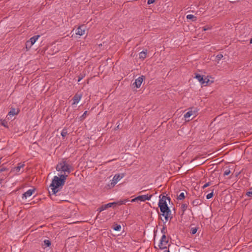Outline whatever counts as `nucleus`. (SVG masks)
I'll use <instances>...</instances> for the list:
<instances>
[{
  "mask_svg": "<svg viewBox=\"0 0 252 252\" xmlns=\"http://www.w3.org/2000/svg\"><path fill=\"white\" fill-rule=\"evenodd\" d=\"M166 199L169 201L170 200L169 197H166L165 196H163L162 197L159 199L158 203V207L162 213L161 215L164 217L166 221H167L169 219L171 220L172 218L171 210L168 207L166 201Z\"/></svg>",
  "mask_w": 252,
  "mask_h": 252,
  "instance_id": "1",
  "label": "nucleus"
},
{
  "mask_svg": "<svg viewBox=\"0 0 252 252\" xmlns=\"http://www.w3.org/2000/svg\"><path fill=\"white\" fill-rule=\"evenodd\" d=\"M67 178L66 175L55 176L50 185L53 194H56L59 190V188L64 185Z\"/></svg>",
  "mask_w": 252,
  "mask_h": 252,
  "instance_id": "2",
  "label": "nucleus"
},
{
  "mask_svg": "<svg viewBox=\"0 0 252 252\" xmlns=\"http://www.w3.org/2000/svg\"><path fill=\"white\" fill-rule=\"evenodd\" d=\"M56 169L57 171L61 172L60 175H66L67 177L68 174L73 171V168L65 160L63 159L57 164Z\"/></svg>",
  "mask_w": 252,
  "mask_h": 252,
  "instance_id": "3",
  "label": "nucleus"
},
{
  "mask_svg": "<svg viewBox=\"0 0 252 252\" xmlns=\"http://www.w3.org/2000/svg\"><path fill=\"white\" fill-rule=\"evenodd\" d=\"M168 238H167L166 235H162L160 238V242L158 246L160 250H163L166 248V245L168 244Z\"/></svg>",
  "mask_w": 252,
  "mask_h": 252,
  "instance_id": "4",
  "label": "nucleus"
},
{
  "mask_svg": "<svg viewBox=\"0 0 252 252\" xmlns=\"http://www.w3.org/2000/svg\"><path fill=\"white\" fill-rule=\"evenodd\" d=\"M143 80L144 76H141L135 79V82L133 83L132 85L134 87H136L137 88H139L141 86Z\"/></svg>",
  "mask_w": 252,
  "mask_h": 252,
  "instance_id": "5",
  "label": "nucleus"
},
{
  "mask_svg": "<svg viewBox=\"0 0 252 252\" xmlns=\"http://www.w3.org/2000/svg\"><path fill=\"white\" fill-rule=\"evenodd\" d=\"M195 78H196L198 81L203 85L207 84L209 80L206 81V78L204 79L203 76L199 74H195Z\"/></svg>",
  "mask_w": 252,
  "mask_h": 252,
  "instance_id": "6",
  "label": "nucleus"
},
{
  "mask_svg": "<svg viewBox=\"0 0 252 252\" xmlns=\"http://www.w3.org/2000/svg\"><path fill=\"white\" fill-rule=\"evenodd\" d=\"M86 31V27L85 25H82L79 26L76 30V33L79 35H83L85 34Z\"/></svg>",
  "mask_w": 252,
  "mask_h": 252,
  "instance_id": "7",
  "label": "nucleus"
},
{
  "mask_svg": "<svg viewBox=\"0 0 252 252\" xmlns=\"http://www.w3.org/2000/svg\"><path fill=\"white\" fill-rule=\"evenodd\" d=\"M124 175L121 176L120 174H116L113 178L112 180L111 185L114 186L118 181L124 177Z\"/></svg>",
  "mask_w": 252,
  "mask_h": 252,
  "instance_id": "8",
  "label": "nucleus"
},
{
  "mask_svg": "<svg viewBox=\"0 0 252 252\" xmlns=\"http://www.w3.org/2000/svg\"><path fill=\"white\" fill-rule=\"evenodd\" d=\"M152 196V195H142L137 196V199L140 201H145L146 200H150Z\"/></svg>",
  "mask_w": 252,
  "mask_h": 252,
  "instance_id": "9",
  "label": "nucleus"
},
{
  "mask_svg": "<svg viewBox=\"0 0 252 252\" xmlns=\"http://www.w3.org/2000/svg\"><path fill=\"white\" fill-rule=\"evenodd\" d=\"M35 191V189H29L22 195V198L27 199L28 197H30Z\"/></svg>",
  "mask_w": 252,
  "mask_h": 252,
  "instance_id": "10",
  "label": "nucleus"
},
{
  "mask_svg": "<svg viewBox=\"0 0 252 252\" xmlns=\"http://www.w3.org/2000/svg\"><path fill=\"white\" fill-rule=\"evenodd\" d=\"M113 205V203L112 202L109 203L108 204L102 205L101 207L97 209V211H98L99 213H100L101 212L106 210V209L111 207Z\"/></svg>",
  "mask_w": 252,
  "mask_h": 252,
  "instance_id": "11",
  "label": "nucleus"
},
{
  "mask_svg": "<svg viewBox=\"0 0 252 252\" xmlns=\"http://www.w3.org/2000/svg\"><path fill=\"white\" fill-rule=\"evenodd\" d=\"M81 97H82V94H76L72 98V100L73 101V102L72 103V105L77 104L81 100Z\"/></svg>",
  "mask_w": 252,
  "mask_h": 252,
  "instance_id": "12",
  "label": "nucleus"
},
{
  "mask_svg": "<svg viewBox=\"0 0 252 252\" xmlns=\"http://www.w3.org/2000/svg\"><path fill=\"white\" fill-rule=\"evenodd\" d=\"M196 110L192 111V110L189 111L184 115V118L185 119L189 118L191 116H195Z\"/></svg>",
  "mask_w": 252,
  "mask_h": 252,
  "instance_id": "13",
  "label": "nucleus"
},
{
  "mask_svg": "<svg viewBox=\"0 0 252 252\" xmlns=\"http://www.w3.org/2000/svg\"><path fill=\"white\" fill-rule=\"evenodd\" d=\"M19 113V110H16L14 108H12L10 111L8 112V115L9 116H14L15 115H18Z\"/></svg>",
  "mask_w": 252,
  "mask_h": 252,
  "instance_id": "14",
  "label": "nucleus"
},
{
  "mask_svg": "<svg viewBox=\"0 0 252 252\" xmlns=\"http://www.w3.org/2000/svg\"><path fill=\"white\" fill-rule=\"evenodd\" d=\"M129 200L128 199H126L124 200H121L117 202H112L113 205H122L123 204H125L126 202H128Z\"/></svg>",
  "mask_w": 252,
  "mask_h": 252,
  "instance_id": "15",
  "label": "nucleus"
},
{
  "mask_svg": "<svg viewBox=\"0 0 252 252\" xmlns=\"http://www.w3.org/2000/svg\"><path fill=\"white\" fill-rule=\"evenodd\" d=\"M39 37H40V35H34V36H32V37H31L30 39V40H29V41H30V42L33 45L35 43V42L37 40V39H38V38Z\"/></svg>",
  "mask_w": 252,
  "mask_h": 252,
  "instance_id": "16",
  "label": "nucleus"
},
{
  "mask_svg": "<svg viewBox=\"0 0 252 252\" xmlns=\"http://www.w3.org/2000/svg\"><path fill=\"white\" fill-rule=\"evenodd\" d=\"M191 203L193 206H197L202 204V201L199 199H196L193 200Z\"/></svg>",
  "mask_w": 252,
  "mask_h": 252,
  "instance_id": "17",
  "label": "nucleus"
},
{
  "mask_svg": "<svg viewBox=\"0 0 252 252\" xmlns=\"http://www.w3.org/2000/svg\"><path fill=\"white\" fill-rule=\"evenodd\" d=\"M25 164L22 163H19L18 166L15 167V170L16 172H19L20 169L24 166Z\"/></svg>",
  "mask_w": 252,
  "mask_h": 252,
  "instance_id": "18",
  "label": "nucleus"
},
{
  "mask_svg": "<svg viewBox=\"0 0 252 252\" xmlns=\"http://www.w3.org/2000/svg\"><path fill=\"white\" fill-rule=\"evenodd\" d=\"M187 19L192 20V21H195L197 19L196 17L192 14L188 15L187 16Z\"/></svg>",
  "mask_w": 252,
  "mask_h": 252,
  "instance_id": "19",
  "label": "nucleus"
},
{
  "mask_svg": "<svg viewBox=\"0 0 252 252\" xmlns=\"http://www.w3.org/2000/svg\"><path fill=\"white\" fill-rule=\"evenodd\" d=\"M146 57V51H142L139 53V58L144 59Z\"/></svg>",
  "mask_w": 252,
  "mask_h": 252,
  "instance_id": "20",
  "label": "nucleus"
},
{
  "mask_svg": "<svg viewBox=\"0 0 252 252\" xmlns=\"http://www.w3.org/2000/svg\"><path fill=\"white\" fill-rule=\"evenodd\" d=\"M67 134V129L65 128H64L62 132H61V135L64 138Z\"/></svg>",
  "mask_w": 252,
  "mask_h": 252,
  "instance_id": "21",
  "label": "nucleus"
},
{
  "mask_svg": "<svg viewBox=\"0 0 252 252\" xmlns=\"http://www.w3.org/2000/svg\"><path fill=\"white\" fill-rule=\"evenodd\" d=\"M188 208V204L186 203H184L181 205V208L183 211V213L185 212V211L186 210V209Z\"/></svg>",
  "mask_w": 252,
  "mask_h": 252,
  "instance_id": "22",
  "label": "nucleus"
},
{
  "mask_svg": "<svg viewBox=\"0 0 252 252\" xmlns=\"http://www.w3.org/2000/svg\"><path fill=\"white\" fill-rule=\"evenodd\" d=\"M32 46V44L30 42V41L28 40L26 43V48L29 50L31 47Z\"/></svg>",
  "mask_w": 252,
  "mask_h": 252,
  "instance_id": "23",
  "label": "nucleus"
},
{
  "mask_svg": "<svg viewBox=\"0 0 252 252\" xmlns=\"http://www.w3.org/2000/svg\"><path fill=\"white\" fill-rule=\"evenodd\" d=\"M185 197V193L184 192H181L177 197V199L179 200H182L184 199Z\"/></svg>",
  "mask_w": 252,
  "mask_h": 252,
  "instance_id": "24",
  "label": "nucleus"
},
{
  "mask_svg": "<svg viewBox=\"0 0 252 252\" xmlns=\"http://www.w3.org/2000/svg\"><path fill=\"white\" fill-rule=\"evenodd\" d=\"M87 114H88V111H85L84 112V113L83 114V115L80 117V120L81 121L84 120L86 118Z\"/></svg>",
  "mask_w": 252,
  "mask_h": 252,
  "instance_id": "25",
  "label": "nucleus"
},
{
  "mask_svg": "<svg viewBox=\"0 0 252 252\" xmlns=\"http://www.w3.org/2000/svg\"><path fill=\"white\" fill-rule=\"evenodd\" d=\"M44 244L46 247H49L51 245V242L50 240L47 239L44 240Z\"/></svg>",
  "mask_w": 252,
  "mask_h": 252,
  "instance_id": "26",
  "label": "nucleus"
},
{
  "mask_svg": "<svg viewBox=\"0 0 252 252\" xmlns=\"http://www.w3.org/2000/svg\"><path fill=\"white\" fill-rule=\"evenodd\" d=\"M113 229L115 231H120L121 229V226L119 224H116L115 226L113 227Z\"/></svg>",
  "mask_w": 252,
  "mask_h": 252,
  "instance_id": "27",
  "label": "nucleus"
},
{
  "mask_svg": "<svg viewBox=\"0 0 252 252\" xmlns=\"http://www.w3.org/2000/svg\"><path fill=\"white\" fill-rule=\"evenodd\" d=\"M197 231V227H193L191 228L190 230V233L191 234H195Z\"/></svg>",
  "mask_w": 252,
  "mask_h": 252,
  "instance_id": "28",
  "label": "nucleus"
},
{
  "mask_svg": "<svg viewBox=\"0 0 252 252\" xmlns=\"http://www.w3.org/2000/svg\"><path fill=\"white\" fill-rule=\"evenodd\" d=\"M1 125L5 127H8L7 122L5 120H1Z\"/></svg>",
  "mask_w": 252,
  "mask_h": 252,
  "instance_id": "29",
  "label": "nucleus"
},
{
  "mask_svg": "<svg viewBox=\"0 0 252 252\" xmlns=\"http://www.w3.org/2000/svg\"><path fill=\"white\" fill-rule=\"evenodd\" d=\"M213 194H214L213 191H212L211 193L208 194L206 195V198L207 199H209L213 197Z\"/></svg>",
  "mask_w": 252,
  "mask_h": 252,
  "instance_id": "30",
  "label": "nucleus"
},
{
  "mask_svg": "<svg viewBox=\"0 0 252 252\" xmlns=\"http://www.w3.org/2000/svg\"><path fill=\"white\" fill-rule=\"evenodd\" d=\"M161 233L162 235H166V226H163L162 229H161Z\"/></svg>",
  "mask_w": 252,
  "mask_h": 252,
  "instance_id": "31",
  "label": "nucleus"
},
{
  "mask_svg": "<svg viewBox=\"0 0 252 252\" xmlns=\"http://www.w3.org/2000/svg\"><path fill=\"white\" fill-rule=\"evenodd\" d=\"M223 57V55L222 54H219L216 56V59L219 61H220Z\"/></svg>",
  "mask_w": 252,
  "mask_h": 252,
  "instance_id": "32",
  "label": "nucleus"
},
{
  "mask_svg": "<svg viewBox=\"0 0 252 252\" xmlns=\"http://www.w3.org/2000/svg\"><path fill=\"white\" fill-rule=\"evenodd\" d=\"M230 173V170L229 169H226L224 172V176H227Z\"/></svg>",
  "mask_w": 252,
  "mask_h": 252,
  "instance_id": "33",
  "label": "nucleus"
},
{
  "mask_svg": "<svg viewBox=\"0 0 252 252\" xmlns=\"http://www.w3.org/2000/svg\"><path fill=\"white\" fill-rule=\"evenodd\" d=\"M211 29V27H210L209 26H205V27L203 28V30L204 31H206L207 30H210Z\"/></svg>",
  "mask_w": 252,
  "mask_h": 252,
  "instance_id": "34",
  "label": "nucleus"
},
{
  "mask_svg": "<svg viewBox=\"0 0 252 252\" xmlns=\"http://www.w3.org/2000/svg\"><path fill=\"white\" fill-rule=\"evenodd\" d=\"M84 77V75L80 74L79 76H78V82H80Z\"/></svg>",
  "mask_w": 252,
  "mask_h": 252,
  "instance_id": "35",
  "label": "nucleus"
},
{
  "mask_svg": "<svg viewBox=\"0 0 252 252\" xmlns=\"http://www.w3.org/2000/svg\"><path fill=\"white\" fill-rule=\"evenodd\" d=\"M246 195L249 197H252V190L248 191L246 193Z\"/></svg>",
  "mask_w": 252,
  "mask_h": 252,
  "instance_id": "36",
  "label": "nucleus"
},
{
  "mask_svg": "<svg viewBox=\"0 0 252 252\" xmlns=\"http://www.w3.org/2000/svg\"><path fill=\"white\" fill-rule=\"evenodd\" d=\"M155 1V0H148L147 3L148 4H151L153 3Z\"/></svg>",
  "mask_w": 252,
  "mask_h": 252,
  "instance_id": "37",
  "label": "nucleus"
},
{
  "mask_svg": "<svg viewBox=\"0 0 252 252\" xmlns=\"http://www.w3.org/2000/svg\"><path fill=\"white\" fill-rule=\"evenodd\" d=\"M209 185H210V183L208 182L203 185V186L202 187V188L205 189V188H207V187H208Z\"/></svg>",
  "mask_w": 252,
  "mask_h": 252,
  "instance_id": "38",
  "label": "nucleus"
},
{
  "mask_svg": "<svg viewBox=\"0 0 252 252\" xmlns=\"http://www.w3.org/2000/svg\"><path fill=\"white\" fill-rule=\"evenodd\" d=\"M137 200H138V199H137V196L133 199H132V200H131V202H135Z\"/></svg>",
  "mask_w": 252,
  "mask_h": 252,
  "instance_id": "39",
  "label": "nucleus"
},
{
  "mask_svg": "<svg viewBox=\"0 0 252 252\" xmlns=\"http://www.w3.org/2000/svg\"><path fill=\"white\" fill-rule=\"evenodd\" d=\"M5 170V168H1L0 169V172H3Z\"/></svg>",
  "mask_w": 252,
  "mask_h": 252,
  "instance_id": "40",
  "label": "nucleus"
},
{
  "mask_svg": "<svg viewBox=\"0 0 252 252\" xmlns=\"http://www.w3.org/2000/svg\"><path fill=\"white\" fill-rule=\"evenodd\" d=\"M2 182V179L0 178V184H1Z\"/></svg>",
  "mask_w": 252,
  "mask_h": 252,
  "instance_id": "41",
  "label": "nucleus"
},
{
  "mask_svg": "<svg viewBox=\"0 0 252 252\" xmlns=\"http://www.w3.org/2000/svg\"><path fill=\"white\" fill-rule=\"evenodd\" d=\"M163 252H170L169 250H165Z\"/></svg>",
  "mask_w": 252,
  "mask_h": 252,
  "instance_id": "42",
  "label": "nucleus"
},
{
  "mask_svg": "<svg viewBox=\"0 0 252 252\" xmlns=\"http://www.w3.org/2000/svg\"><path fill=\"white\" fill-rule=\"evenodd\" d=\"M250 43H252V38L250 40Z\"/></svg>",
  "mask_w": 252,
  "mask_h": 252,
  "instance_id": "43",
  "label": "nucleus"
}]
</instances>
